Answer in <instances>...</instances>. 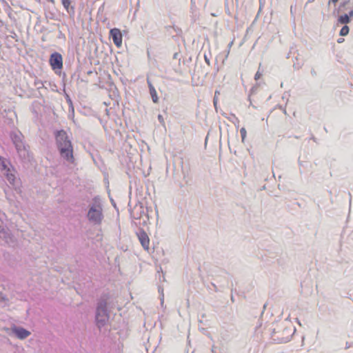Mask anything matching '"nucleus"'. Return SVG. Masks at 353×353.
<instances>
[{
  "instance_id": "7c9ffc66",
  "label": "nucleus",
  "mask_w": 353,
  "mask_h": 353,
  "mask_svg": "<svg viewBox=\"0 0 353 353\" xmlns=\"http://www.w3.org/2000/svg\"><path fill=\"white\" fill-rule=\"evenodd\" d=\"M2 161H6L4 159H3L1 156H0V164L2 163Z\"/></svg>"
},
{
  "instance_id": "e433bc0d",
  "label": "nucleus",
  "mask_w": 353,
  "mask_h": 353,
  "mask_svg": "<svg viewBox=\"0 0 353 353\" xmlns=\"http://www.w3.org/2000/svg\"><path fill=\"white\" fill-rule=\"evenodd\" d=\"M343 41V39H340L338 40V42L339 43H341Z\"/></svg>"
},
{
  "instance_id": "c85d7f7f",
  "label": "nucleus",
  "mask_w": 353,
  "mask_h": 353,
  "mask_svg": "<svg viewBox=\"0 0 353 353\" xmlns=\"http://www.w3.org/2000/svg\"><path fill=\"white\" fill-rule=\"evenodd\" d=\"M67 101L70 104V105H72V100L70 99L69 97H68Z\"/></svg>"
},
{
  "instance_id": "6e6552de",
  "label": "nucleus",
  "mask_w": 353,
  "mask_h": 353,
  "mask_svg": "<svg viewBox=\"0 0 353 353\" xmlns=\"http://www.w3.org/2000/svg\"><path fill=\"white\" fill-rule=\"evenodd\" d=\"M137 237L142 245V247L145 250H149V244H150V239L147 234V233L142 229H139L137 232Z\"/></svg>"
},
{
  "instance_id": "dca6fc26",
  "label": "nucleus",
  "mask_w": 353,
  "mask_h": 353,
  "mask_svg": "<svg viewBox=\"0 0 353 353\" xmlns=\"http://www.w3.org/2000/svg\"><path fill=\"white\" fill-rule=\"evenodd\" d=\"M350 28L347 25H345L340 30L341 36H346L349 33Z\"/></svg>"
},
{
  "instance_id": "f03ea898",
  "label": "nucleus",
  "mask_w": 353,
  "mask_h": 353,
  "mask_svg": "<svg viewBox=\"0 0 353 353\" xmlns=\"http://www.w3.org/2000/svg\"><path fill=\"white\" fill-rule=\"evenodd\" d=\"M294 332V327L281 323L277 324L276 327L273 328L271 339L277 343H287L290 340Z\"/></svg>"
},
{
  "instance_id": "c756f323",
  "label": "nucleus",
  "mask_w": 353,
  "mask_h": 353,
  "mask_svg": "<svg viewBox=\"0 0 353 353\" xmlns=\"http://www.w3.org/2000/svg\"><path fill=\"white\" fill-rule=\"evenodd\" d=\"M259 1H260L259 11H261V8L263 7V3L261 2V0H259Z\"/></svg>"
},
{
  "instance_id": "a878e982",
  "label": "nucleus",
  "mask_w": 353,
  "mask_h": 353,
  "mask_svg": "<svg viewBox=\"0 0 353 353\" xmlns=\"http://www.w3.org/2000/svg\"><path fill=\"white\" fill-rule=\"evenodd\" d=\"M352 343H350L347 342V343H345V349H348V348H350V347H352Z\"/></svg>"
},
{
  "instance_id": "aec40b11",
  "label": "nucleus",
  "mask_w": 353,
  "mask_h": 353,
  "mask_svg": "<svg viewBox=\"0 0 353 353\" xmlns=\"http://www.w3.org/2000/svg\"><path fill=\"white\" fill-rule=\"evenodd\" d=\"M232 117L233 118L234 120H230L235 125H239V119L234 114H232Z\"/></svg>"
},
{
  "instance_id": "72a5a7b5",
  "label": "nucleus",
  "mask_w": 353,
  "mask_h": 353,
  "mask_svg": "<svg viewBox=\"0 0 353 353\" xmlns=\"http://www.w3.org/2000/svg\"><path fill=\"white\" fill-rule=\"evenodd\" d=\"M311 139L313 140L314 141H316V138L314 136L311 137Z\"/></svg>"
},
{
  "instance_id": "c9c22d12",
  "label": "nucleus",
  "mask_w": 353,
  "mask_h": 353,
  "mask_svg": "<svg viewBox=\"0 0 353 353\" xmlns=\"http://www.w3.org/2000/svg\"><path fill=\"white\" fill-rule=\"evenodd\" d=\"M231 301H232V302H234V296H233V295H231Z\"/></svg>"
},
{
  "instance_id": "9d476101",
  "label": "nucleus",
  "mask_w": 353,
  "mask_h": 353,
  "mask_svg": "<svg viewBox=\"0 0 353 353\" xmlns=\"http://www.w3.org/2000/svg\"><path fill=\"white\" fill-rule=\"evenodd\" d=\"M12 332L19 339H25L30 335V332L22 327L16 325L12 327Z\"/></svg>"
},
{
  "instance_id": "b1692460",
  "label": "nucleus",
  "mask_w": 353,
  "mask_h": 353,
  "mask_svg": "<svg viewBox=\"0 0 353 353\" xmlns=\"http://www.w3.org/2000/svg\"><path fill=\"white\" fill-rule=\"evenodd\" d=\"M347 14L350 18L353 17V8Z\"/></svg>"
},
{
  "instance_id": "f8f14e48",
  "label": "nucleus",
  "mask_w": 353,
  "mask_h": 353,
  "mask_svg": "<svg viewBox=\"0 0 353 353\" xmlns=\"http://www.w3.org/2000/svg\"><path fill=\"white\" fill-rule=\"evenodd\" d=\"M147 83L148 84L149 91H150V94L151 95L152 101L155 103H158L159 97L157 96V94L154 87L152 85V83L148 79L147 80Z\"/></svg>"
},
{
  "instance_id": "4be33fe9",
  "label": "nucleus",
  "mask_w": 353,
  "mask_h": 353,
  "mask_svg": "<svg viewBox=\"0 0 353 353\" xmlns=\"http://www.w3.org/2000/svg\"><path fill=\"white\" fill-rule=\"evenodd\" d=\"M158 120H159V121L161 123H162V124H163V123H164L163 117V116H162L161 114H159V115H158Z\"/></svg>"
},
{
  "instance_id": "a211bd4d",
  "label": "nucleus",
  "mask_w": 353,
  "mask_h": 353,
  "mask_svg": "<svg viewBox=\"0 0 353 353\" xmlns=\"http://www.w3.org/2000/svg\"><path fill=\"white\" fill-rule=\"evenodd\" d=\"M350 0H345L341 2L338 8V12L342 11V8H344L347 3H349Z\"/></svg>"
},
{
  "instance_id": "393cba45",
  "label": "nucleus",
  "mask_w": 353,
  "mask_h": 353,
  "mask_svg": "<svg viewBox=\"0 0 353 353\" xmlns=\"http://www.w3.org/2000/svg\"><path fill=\"white\" fill-rule=\"evenodd\" d=\"M310 72H311V74H312L313 77L316 76V72L315 71V70H314V69H312Z\"/></svg>"
},
{
  "instance_id": "bb28decb",
  "label": "nucleus",
  "mask_w": 353,
  "mask_h": 353,
  "mask_svg": "<svg viewBox=\"0 0 353 353\" xmlns=\"http://www.w3.org/2000/svg\"><path fill=\"white\" fill-rule=\"evenodd\" d=\"M339 1V0H330L328 2V5H330L331 3H336Z\"/></svg>"
},
{
  "instance_id": "f704fd0d",
  "label": "nucleus",
  "mask_w": 353,
  "mask_h": 353,
  "mask_svg": "<svg viewBox=\"0 0 353 353\" xmlns=\"http://www.w3.org/2000/svg\"><path fill=\"white\" fill-rule=\"evenodd\" d=\"M111 202H112V205L115 207L116 205H115V203H114V200L112 199Z\"/></svg>"
},
{
  "instance_id": "0eeeda50",
  "label": "nucleus",
  "mask_w": 353,
  "mask_h": 353,
  "mask_svg": "<svg viewBox=\"0 0 353 353\" xmlns=\"http://www.w3.org/2000/svg\"><path fill=\"white\" fill-rule=\"evenodd\" d=\"M50 65L53 70H61L63 68V58L60 53L54 52L50 54Z\"/></svg>"
},
{
  "instance_id": "473e14b6",
  "label": "nucleus",
  "mask_w": 353,
  "mask_h": 353,
  "mask_svg": "<svg viewBox=\"0 0 353 353\" xmlns=\"http://www.w3.org/2000/svg\"><path fill=\"white\" fill-rule=\"evenodd\" d=\"M214 348L215 347L213 345L212 347V353H214Z\"/></svg>"
},
{
  "instance_id": "ea45409f",
  "label": "nucleus",
  "mask_w": 353,
  "mask_h": 353,
  "mask_svg": "<svg viewBox=\"0 0 353 353\" xmlns=\"http://www.w3.org/2000/svg\"><path fill=\"white\" fill-rule=\"evenodd\" d=\"M265 307H266V304H265V305H263V310H265Z\"/></svg>"
},
{
  "instance_id": "6ab92c4d",
  "label": "nucleus",
  "mask_w": 353,
  "mask_h": 353,
  "mask_svg": "<svg viewBox=\"0 0 353 353\" xmlns=\"http://www.w3.org/2000/svg\"><path fill=\"white\" fill-rule=\"evenodd\" d=\"M219 94H220L219 91L216 90L215 93H214V99H213V103H214V105L216 109V104H217V99H218L217 95Z\"/></svg>"
},
{
  "instance_id": "7ed1b4c3",
  "label": "nucleus",
  "mask_w": 353,
  "mask_h": 353,
  "mask_svg": "<svg viewBox=\"0 0 353 353\" xmlns=\"http://www.w3.org/2000/svg\"><path fill=\"white\" fill-rule=\"evenodd\" d=\"M108 299L109 295L108 294H103L97 302L95 319L97 326L99 330H101L109 320V314L107 311Z\"/></svg>"
},
{
  "instance_id": "ddd939ff",
  "label": "nucleus",
  "mask_w": 353,
  "mask_h": 353,
  "mask_svg": "<svg viewBox=\"0 0 353 353\" xmlns=\"http://www.w3.org/2000/svg\"><path fill=\"white\" fill-rule=\"evenodd\" d=\"M62 4L63 7L67 10L68 12L70 14H74V8L73 6H70V0H61Z\"/></svg>"
},
{
  "instance_id": "f3484780",
  "label": "nucleus",
  "mask_w": 353,
  "mask_h": 353,
  "mask_svg": "<svg viewBox=\"0 0 353 353\" xmlns=\"http://www.w3.org/2000/svg\"><path fill=\"white\" fill-rule=\"evenodd\" d=\"M240 134H241V139H242V142H244V140L246 137V130L245 128H242L241 130H240Z\"/></svg>"
},
{
  "instance_id": "412c9836",
  "label": "nucleus",
  "mask_w": 353,
  "mask_h": 353,
  "mask_svg": "<svg viewBox=\"0 0 353 353\" xmlns=\"http://www.w3.org/2000/svg\"><path fill=\"white\" fill-rule=\"evenodd\" d=\"M261 66V65H259V67ZM262 76V72H260V68H259V70L256 72V73L254 75V79L255 80H258L261 78V77Z\"/></svg>"
},
{
  "instance_id": "1a4fd4ad",
  "label": "nucleus",
  "mask_w": 353,
  "mask_h": 353,
  "mask_svg": "<svg viewBox=\"0 0 353 353\" xmlns=\"http://www.w3.org/2000/svg\"><path fill=\"white\" fill-rule=\"evenodd\" d=\"M110 36L112 39L114 45L117 47H120L122 44V34L121 32L118 28H112L110 30Z\"/></svg>"
},
{
  "instance_id": "2f4dec72",
  "label": "nucleus",
  "mask_w": 353,
  "mask_h": 353,
  "mask_svg": "<svg viewBox=\"0 0 353 353\" xmlns=\"http://www.w3.org/2000/svg\"><path fill=\"white\" fill-rule=\"evenodd\" d=\"M212 285H213V288H214V290L216 291V286L214 283H212Z\"/></svg>"
},
{
  "instance_id": "423d86ee",
  "label": "nucleus",
  "mask_w": 353,
  "mask_h": 353,
  "mask_svg": "<svg viewBox=\"0 0 353 353\" xmlns=\"http://www.w3.org/2000/svg\"><path fill=\"white\" fill-rule=\"evenodd\" d=\"M130 216L133 219L141 221L143 219V223H145L148 220V216L145 212V208L141 202H138L135 205L130 209ZM141 224V221L139 223Z\"/></svg>"
},
{
  "instance_id": "f257e3e1",
  "label": "nucleus",
  "mask_w": 353,
  "mask_h": 353,
  "mask_svg": "<svg viewBox=\"0 0 353 353\" xmlns=\"http://www.w3.org/2000/svg\"><path fill=\"white\" fill-rule=\"evenodd\" d=\"M57 147L61 157L66 161L73 163V147L68 134L63 130H57L54 132Z\"/></svg>"
},
{
  "instance_id": "20e7f679",
  "label": "nucleus",
  "mask_w": 353,
  "mask_h": 353,
  "mask_svg": "<svg viewBox=\"0 0 353 353\" xmlns=\"http://www.w3.org/2000/svg\"><path fill=\"white\" fill-rule=\"evenodd\" d=\"M102 211L103 208L100 198L94 196L92 199V204L87 214L89 221L96 225L100 224L103 219Z\"/></svg>"
},
{
  "instance_id": "9b49d317",
  "label": "nucleus",
  "mask_w": 353,
  "mask_h": 353,
  "mask_svg": "<svg viewBox=\"0 0 353 353\" xmlns=\"http://www.w3.org/2000/svg\"><path fill=\"white\" fill-rule=\"evenodd\" d=\"M9 162L6 161H2V163L1 164L2 165L3 170H4L6 175V179L9 181V183L13 185H15V181L17 179L15 175L12 172L10 169L8 168Z\"/></svg>"
},
{
  "instance_id": "39448f33",
  "label": "nucleus",
  "mask_w": 353,
  "mask_h": 353,
  "mask_svg": "<svg viewBox=\"0 0 353 353\" xmlns=\"http://www.w3.org/2000/svg\"><path fill=\"white\" fill-rule=\"evenodd\" d=\"M10 139L15 146L19 157L26 159L28 157V150L23 141V136L19 131H12L10 134Z\"/></svg>"
},
{
  "instance_id": "4468645a",
  "label": "nucleus",
  "mask_w": 353,
  "mask_h": 353,
  "mask_svg": "<svg viewBox=\"0 0 353 353\" xmlns=\"http://www.w3.org/2000/svg\"><path fill=\"white\" fill-rule=\"evenodd\" d=\"M350 21H351V19L347 16V14H344L343 15H341L338 18V23H339L341 24L347 25V23H349L350 22Z\"/></svg>"
},
{
  "instance_id": "58836bf2",
  "label": "nucleus",
  "mask_w": 353,
  "mask_h": 353,
  "mask_svg": "<svg viewBox=\"0 0 353 353\" xmlns=\"http://www.w3.org/2000/svg\"><path fill=\"white\" fill-rule=\"evenodd\" d=\"M283 113L285 114H287L286 110L285 109L283 110Z\"/></svg>"
},
{
  "instance_id": "cd10ccee",
  "label": "nucleus",
  "mask_w": 353,
  "mask_h": 353,
  "mask_svg": "<svg viewBox=\"0 0 353 353\" xmlns=\"http://www.w3.org/2000/svg\"><path fill=\"white\" fill-rule=\"evenodd\" d=\"M5 298L3 296V293L0 292V302L4 301Z\"/></svg>"
},
{
  "instance_id": "2eb2a0df",
  "label": "nucleus",
  "mask_w": 353,
  "mask_h": 353,
  "mask_svg": "<svg viewBox=\"0 0 353 353\" xmlns=\"http://www.w3.org/2000/svg\"><path fill=\"white\" fill-rule=\"evenodd\" d=\"M303 65V61L300 62L299 61L298 57H296L295 61H293V68L295 70H299L302 68Z\"/></svg>"
},
{
  "instance_id": "5701e85b",
  "label": "nucleus",
  "mask_w": 353,
  "mask_h": 353,
  "mask_svg": "<svg viewBox=\"0 0 353 353\" xmlns=\"http://www.w3.org/2000/svg\"><path fill=\"white\" fill-rule=\"evenodd\" d=\"M204 58H205V61L206 62V63L210 65V59L207 57V55L205 54L204 56Z\"/></svg>"
},
{
  "instance_id": "4c0bfd02",
  "label": "nucleus",
  "mask_w": 353,
  "mask_h": 353,
  "mask_svg": "<svg viewBox=\"0 0 353 353\" xmlns=\"http://www.w3.org/2000/svg\"><path fill=\"white\" fill-rule=\"evenodd\" d=\"M314 0H307V3H312L313 2Z\"/></svg>"
}]
</instances>
